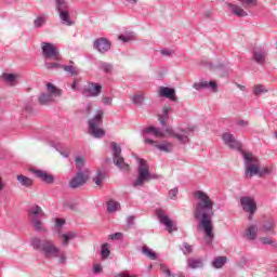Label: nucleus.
Masks as SVG:
<instances>
[{"mask_svg": "<svg viewBox=\"0 0 277 277\" xmlns=\"http://www.w3.org/2000/svg\"><path fill=\"white\" fill-rule=\"evenodd\" d=\"M195 198L198 199V202L194 209V217L198 222V227L203 230L206 238L211 241L214 237L212 220L213 215H215V212L213 211L215 202H213L211 197L202 190H197L195 193Z\"/></svg>", "mask_w": 277, "mask_h": 277, "instance_id": "obj_1", "label": "nucleus"}, {"mask_svg": "<svg viewBox=\"0 0 277 277\" xmlns=\"http://www.w3.org/2000/svg\"><path fill=\"white\" fill-rule=\"evenodd\" d=\"M30 246H32L34 250L42 252L45 259H58V263L62 265L66 263V253L55 246V242L51 239L34 237L30 240Z\"/></svg>", "mask_w": 277, "mask_h": 277, "instance_id": "obj_2", "label": "nucleus"}, {"mask_svg": "<svg viewBox=\"0 0 277 277\" xmlns=\"http://www.w3.org/2000/svg\"><path fill=\"white\" fill-rule=\"evenodd\" d=\"M153 179H159L157 174H150V167L144 158H138L137 177L132 182L133 187H144V183Z\"/></svg>", "mask_w": 277, "mask_h": 277, "instance_id": "obj_3", "label": "nucleus"}, {"mask_svg": "<svg viewBox=\"0 0 277 277\" xmlns=\"http://www.w3.org/2000/svg\"><path fill=\"white\" fill-rule=\"evenodd\" d=\"M243 158L245 176L246 179H252L259 173L261 168V159L254 156L252 153L241 151Z\"/></svg>", "mask_w": 277, "mask_h": 277, "instance_id": "obj_4", "label": "nucleus"}, {"mask_svg": "<svg viewBox=\"0 0 277 277\" xmlns=\"http://www.w3.org/2000/svg\"><path fill=\"white\" fill-rule=\"evenodd\" d=\"M103 116H105V111L103 109H98L95 115L88 120L89 134L96 140H101V137H105V130H103Z\"/></svg>", "mask_w": 277, "mask_h": 277, "instance_id": "obj_5", "label": "nucleus"}, {"mask_svg": "<svg viewBox=\"0 0 277 277\" xmlns=\"http://www.w3.org/2000/svg\"><path fill=\"white\" fill-rule=\"evenodd\" d=\"M70 6H68V2L66 0H55V10L58 14L60 21L66 27H72L75 25V21L70 18Z\"/></svg>", "mask_w": 277, "mask_h": 277, "instance_id": "obj_6", "label": "nucleus"}, {"mask_svg": "<svg viewBox=\"0 0 277 277\" xmlns=\"http://www.w3.org/2000/svg\"><path fill=\"white\" fill-rule=\"evenodd\" d=\"M110 148L113 151V161L119 170L123 172H129L130 168L127 162H124V158L122 157V148L116 142L110 143Z\"/></svg>", "mask_w": 277, "mask_h": 277, "instance_id": "obj_7", "label": "nucleus"}, {"mask_svg": "<svg viewBox=\"0 0 277 277\" xmlns=\"http://www.w3.org/2000/svg\"><path fill=\"white\" fill-rule=\"evenodd\" d=\"M29 215H31L34 229L37 232L42 230L43 233H47V229L42 227V221H40V217L41 219L47 217V214H44V211L42 210V208H40L39 206H34L29 210Z\"/></svg>", "mask_w": 277, "mask_h": 277, "instance_id": "obj_8", "label": "nucleus"}, {"mask_svg": "<svg viewBox=\"0 0 277 277\" xmlns=\"http://www.w3.org/2000/svg\"><path fill=\"white\" fill-rule=\"evenodd\" d=\"M41 50L45 60H54L55 62H60V60H62L60 56V50H57L53 43L42 42Z\"/></svg>", "mask_w": 277, "mask_h": 277, "instance_id": "obj_9", "label": "nucleus"}, {"mask_svg": "<svg viewBox=\"0 0 277 277\" xmlns=\"http://www.w3.org/2000/svg\"><path fill=\"white\" fill-rule=\"evenodd\" d=\"M192 132H194V128L177 131H174L172 129H166V133H168L171 137L177 140L180 144H189V133Z\"/></svg>", "mask_w": 277, "mask_h": 277, "instance_id": "obj_10", "label": "nucleus"}, {"mask_svg": "<svg viewBox=\"0 0 277 277\" xmlns=\"http://www.w3.org/2000/svg\"><path fill=\"white\" fill-rule=\"evenodd\" d=\"M90 179V171H78L76 175L70 180L69 187L71 189H77L78 187H81L88 183V180Z\"/></svg>", "mask_w": 277, "mask_h": 277, "instance_id": "obj_11", "label": "nucleus"}, {"mask_svg": "<svg viewBox=\"0 0 277 277\" xmlns=\"http://www.w3.org/2000/svg\"><path fill=\"white\" fill-rule=\"evenodd\" d=\"M101 92H103V85L96 82H90L82 89V94L87 98H94L96 96H101Z\"/></svg>", "mask_w": 277, "mask_h": 277, "instance_id": "obj_12", "label": "nucleus"}, {"mask_svg": "<svg viewBox=\"0 0 277 277\" xmlns=\"http://www.w3.org/2000/svg\"><path fill=\"white\" fill-rule=\"evenodd\" d=\"M156 215L160 224H163V226H166L168 233H174V230H179V228H176V224H174V222L170 220V216L163 213V210L161 209L156 210Z\"/></svg>", "mask_w": 277, "mask_h": 277, "instance_id": "obj_13", "label": "nucleus"}, {"mask_svg": "<svg viewBox=\"0 0 277 277\" xmlns=\"http://www.w3.org/2000/svg\"><path fill=\"white\" fill-rule=\"evenodd\" d=\"M222 140L225 146L229 147L230 150H241V142L237 141L235 134L230 132H224L222 134Z\"/></svg>", "mask_w": 277, "mask_h": 277, "instance_id": "obj_14", "label": "nucleus"}, {"mask_svg": "<svg viewBox=\"0 0 277 277\" xmlns=\"http://www.w3.org/2000/svg\"><path fill=\"white\" fill-rule=\"evenodd\" d=\"M93 49L98 53H107L111 49V41L105 37L97 38L93 42Z\"/></svg>", "mask_w": 277, "mask_h": 277, "instance_id": "obj_15", "label": "nucleus"}, {"mask_svg": "<svg viewBox=\"0 0 277 277\" xmlns=\"http://www.w3.org/2000/svg\"><path fill=\"white\" fill-rule=\"evenodd\" d=\"M30 172L36 176V179L42 181V183H47L48 185H53V183H55V176L49 174L47 171L31 169Z\"/></svg>", "mask_w": 277, "mask_h": 277, "instance_id": "obj_16", "label": "nucleus"}, {"mask_svg": "<svg viewBox=\"0 0 277 277\" xmlns=\"http://www.w3.org/2000/svg\"><path fill=\"white\" fill-rule=\"evenodd\" d=\"M193 88L198 92H200V90H210L212 92H217V82L200 80L198 82H195Z\"/></svg>", "mask_w": 277, "mask_h": 277, "instance_id": "obj_17", "label": "nucleus"}, {"mask_svg": "<svg viewBox=\"0 0 277 277\" xmlns=\"http://www.w3.org/2000/svg\"><path fill=\"white\" fill-rule=\"evenodd\" d=\"M145 144H150L160 150L161 153H172L174 149V145L170 142H163L161 144H157L153 138L145 137Z\"/></svg>", "mask_w": 277, "mask_h": 277, "instance_id": "obj_18", "label": "nucleus"}, {"mask_svg": "<svg viewBox=\"0 0 277 277\" xmlns=\"http://www.w3.org/2000/svg\"><path fill=\"white\" fill-rule=\"evenodd\" d=\"M240 205L242 207V210L246 211H256V200L254 198L245 196L240 198Z\"/></svg>", "mask_w": 277, "mask_h": 277, "instance_id": "obj_19", "label": "nucleus"}, {"mask_svg": "<svg viewBox=\"0 0 277 277\" xmlns=\"http://www.w3.org/2000/svg\"><path fill=\"white\" fill-rule=\"evenodd\" d=\"M252 57L255 64H260V66H265V62L267 60V51L263 49H256L253 51Z\"/></svg>", "mask_w": 277, "mask_h": 277, "instance_id": "obj_20", "label": "nucleus"}, {"mask_svg": "<svg viewBox=\"0 0 277 277\" xmlns=\"http://www.w3.org/2000/svg\"><path fill=\"white\" fill-rule=\"evenodd\" d=\"M159 96L169 98V101L176 102V91L169 87H160L158 91Z\"/></svg>", "mask_w": 277, "mask_h": 277, "instance_id": "obj_21", "label": "nucleus"}, {"mask_svg": "<svg viewBox=\"0 0 277 277\" xmlns=\"http://www.w3.org/2000/svg\"><path fill=\"white\" fill-rule=\"evenodd\" d=\"M187 267L189 269H202L205 267V260L202 258H189L187 260Z\"/></svg>", "mask_w": 277, "mask_h": 277, "instance_id": "obj_22", "label": "nucleus"}, {"mask_svg": "<svg viewBox=\"0 0 277 277\" xmlns=\"http://www.w3.org/2000/svg\"><path fill=\"white\" fill-rule=\"evenodd\" d=\"M60 237L63 238L61 241L62 246H68L72 239H77V237H79V234H77V232H67L66 234L60 233Z\"/></svg>", "mask_w": 277, "mask_h": 277, "instance_id": "obj_23", "label": "nucleus"}, {"mask_svg": "<svg viewBox=\"0 0 277 277\" xmlns=\"http://www.w3.org/2000/svg\"><path fill=\"white\" fill-rule=\"evenodd\" d=\"M227 8H229V10L235 14V16H238L239 18H243V17L248 16V12H246L239 5L228 3Z\"/></svg>", "mask_w": 277, "mask_h": 277, "instance_id": "obj_24", "label": "nucleus"}, {"mask_svg": "<svg viewBox=\"0 0 277 277\" xmlns=\"http://www.w3.org/2000/svg\"><path fill=\"white\" fill-rule=\"evenodd\" d=\"M275 227L276 222L274 221V219H268L261 224L260 230H262V233H272V230H274Z\"/></svg>", "mask_w": 277, "mask_h": 277, "instance_id": "obj_25", "label": "nucleus"}, {"mask_svg": "<svg viewBox=\"0 0 277 277\" xmlns=\"http://www.w3.org/2000/svg\"><path fill=\"white\" fill-rule=\"evenodd\" d=\"M200 65L203 66V68H209L210 70H224V68H226L224 64L213 65L207 58L201 60Z\"/></svg>", "mask_w": 277, "mask_h": 277, "instance_id": "obj_26", "label": "nucleus"}, {"mask_svg": "<svg viewBox=\"0 0 277 277\" xmlns=\"http://www.w3.org/2000/svg\"><path fill=\"white\" fill-rule=\"evenodd\" d=\"M143 135H153L154 137H163V132L156 127H148L143 130Z\"/></svg>", "mask_w": 277, "mask_h": 277, "instance_id": "obj_27", "label": "nucleus"}, {"mask_svg": "<svg viewBox=\"0 0 277 277\" xmlns=\"http://www.w3.org/2000/svg\"><path fill=\"white\" fill-rule=\"evenodd\" d=\"M256 233H259V226L250 225L245 233V237H247L249 241H254V239H256Z\"/></svg>", "mask_w": 277, "mask_h": 277, "instance_id": "obj_28", "label": "nucleus"}, {"mask_svg": "<svg viewBox=\"0 0 277 277\" xmlns=\"http://www.w3.org/2000/svg\"><path fill=\"white\" fill-rule=\"evenodd\" d=\"M2 79L5 81V83H8L9 85H11L12 88H14V85L18 84V75H14V74H3L2 75Z\"/></svg>", "mask_w": 277, "mask_h": 277, "instance_id": "obj_29", "label": "nucleus"}, {"mask_svg": "<svg viewBox=\"0 0 277 277\" xmlns=\"http://www.w3.org/2000/svg\"><path fill=\"white\" fill-rule=\"evenodd\" d=\"M47 91L52 97L56 98V96H62V89L55 87V84L48 82L47 83Z\"/></svg>", "mask_w": 277, "mask_h": 277, "instance_id": "obj_30", "label": "nucleus"}, {"mask_svg": "<svg viewBox=\"0 0 277 277\" xmlns=\"http://www.w3.org/2000/svg\"><path fill=\"white\" fill-rule=\"evenodd\" d=\"M226 261H228L226 256H216L212 261V267H214V269H222V267L226 265Z\"/></svg>", "mask_w": 277, "mask_h": 277, "instance_id": "obj_31", "label": "nucleus"}, {"mask_svg": "<svg viewBox=\"0 0 277 277\" xmlns=\"http://www.w3.org/2000/svg\"><path fill=\"white\" fill-rule=\"evenodd\" d=\"M40 105H50L55 101V97H52L49 93H41L38 97Z\"/></svg>", "mask_w": 277, "mask_h": 277, "instance_id": "obj_32", "label": "nucleus"}, {"mask_svg": "<svg viewBox=\"0 0 277 277\" xmlns=\"http://www.w3.org/2000/svg\"><path fill=\"white\" fill-rule=\"evenodd\" d=\"M106 205L108 213H116V211H120V209H122L120 202L116 200H109Z\"/></svg>", "mask_w": 277, "mask_h": 277, "instance_id": "obj_33", "label": "nucleus"}, {"mask_svg": "<svg viewBox=\"0 0 277 277\" xmlns=\"http://www.w3.org/2000/svg\"><path fill=\"white\" fill-rule=\"evenodd\" d=\"M98 69L103 72H106V75H111V72L114 71V65L107 62H100Z\"/></svg>", "mask_w": 277, "mask_h": 277, "instance_id": "obj_34", "label": "nucleus"}, {"mask_svg": "<svg viewBox=\"0 0 277 277\" xmlns=\"http://www.w3.org/2000/svg\"><path fill=\"white\" fill-rule=\"evenodd\" d=\"M106 173L104 171L98 170L95 174V176L93 177V182L95 183V185H97L98 187H101L103 185V182L106 179Z\"/></svg>", "mask_w": 277, "mask_h": 277, "instance_id": "obj_35", "label": "nucleus"}, {"mask_svg": "<svg viewBox=\"0 0 277 277\" xmlns=\"http://www.w3.org/2000/svg\"><path fill=\"white\" fill-rule=\"evenodd\" d=\"M17 181L22 187H31L34 185V180L25 175H17Z\"/></svg>", "mask_w": 277, "mask_h": 277, "instance_id": "obj_36", "label": "nucleus"}, {"mask_svg": "<svg viewBox=\"0 0 277 277\" xmlns=\"http://www.w3.org/2000/svg\"><path fill=\"white\" fill-rule=\"evenodd\" d=\"M61 68H63L65 72L71 75V77L75 75H79V69L72 65H62Z\"/></svg>", "mask_w": 277, "mask_h": 277, "instance_id": "obj_37", "label": "nucleus"}, {"mask_svg": "<svg viewBox=\"0 0 277 277\" xmlns=\"http://www.w3.org/2000/svg\"><path fill=\"white\" fill-rule=\"evenodd\" d=\"M131 101L134 105H144V93H135Z\"/></svg>", "mask_w": 277, "mask_h": 277, "instance_id": "obj_38", "label": "nucleus"}, {"mask_svg": "<svg viewBox=\"0 0 277 277\" xmlns=\"http://www.w3.org/2000/svg\"><path fill=\"white\" fill-rule=\"evenodd\" d=\"M143 254L151 261H157V253L153 249H148V247H143Z\"/></svg>", "mask_w": 277, "mask_h": 277, "instance_id": "obj_39", "label": "nucleus"}, {"mask_svg": "<svg viewBox=\"0 0 277 277\" xmlns=\"http://www.w3.org/2000/svg\"><path fill=\"white\" fill-rule=\"evenodd\" d=\"M75 164L78 169V172H83V166H85V159L81 156L75 158Z\"/></svg>", "mask_w": 277, "mask_h": 277, "instance_id": "obj_40", "label": "nucleus"}, {"mask_svg": "<svg viewBox=\"0 0 277 277\" xmlns=\"http://www.w3.org/2000/svg\"><path fill=\"white\" fill-rule=\"evenodd\" d=\"M267 174H272V169H269L268 167H259L258 169V173L255 174V176H260V179H262V176H267Z\"/></svg>", "mask_w": 277, "mask_h": 277, "instance_id": "obj_41", "label": "nucleus"}, {"mask_svg": "<svg viewBox=\"0 0 277 277\" xmlns=\"http://www.w3.org/2000/svg\"><path fill=\"white\" fill-rule=\"evenodd\" d=\"M253 94L255 96H260V94H267V89L265 88V85L256 84L253 89Z\"/></svg>", "mask_w": 277, "mask_h": 277, "instance_id": "obj_42", "label": "nucleus"}, {"mask_svg": "<svg viewBox=\"0 0 277 277\" xmlns=\"http://www.w3.org/2000/svg\"><path fill=\"white\" fill-rule=\"evenodd\" d=\"M47 24V16H39L34 21V27L40 29L43 25Z\"/></svg>", "mask_w": 277, "mask_h": 277, "instance_id": "obj_43", "label": "nucleus"}, {"mask_svg": "<svg viewBox=\"0 0 277 277\" xmlns=\"http://www.w3.org/2000/svg\"><path fill=\"white\" fill-rule=\"evenodd\" d=\"M261 243H263V246H272L273 248H277V243L275 240H273L272 238L268 237H262L260 238Z\"/></svg>", "mask_w": 277, "mask_h": 277, "instance_id": "obj_44", "label": "nucleus"}, {"mask_svg": "<svg viewBox=\"0 0 277 277\" xmlns=\"http://www.w3.org/2000/svg\"><path fill=\"white\" fill-rule=\"evenodd\" d=\"M44 66H45L47 70H57V68H62V64H60V63L45 62Z\"/></svg>", "mask_w": 277, "mask_h": 277, "instance_id": "obj_45", "label": "nucleus"}, {"mask_svg": "<svg viewBox=\"0 0 277 277\" xmlns=\"http://www.w3.org/2000/svg\"><path fill=\"white\" fill-rule=\"evenodd\" d=\"M181 250L183 254H192V252H194V248L187 242H183Z\"/></svg>", "mask_w": 277, "mask_h": 277, "instance_id": "obj_46", "label": "nucleus"}, {"mask_svg": "<svg viewBox=\"0 0 277 277\" xmlns=\"http://www.w3.org/2000/svg\"><path fill=\"white\" fill-rule=\"evenodd\" d=\"M109 254H111L109 251V243H104L102 246V259H108Z\"/></svg>", "mask_w": 277, "mask_h": 277, "instance_id": "obj_47", "label": "nucleus"}, {"mask_svg": "<svg viewBox=\"0 0 277 277\" xmlns=\"http://www.w3.org/2000/svg\"><path fill=\"white\" fill-rule=\"evenodd\" d=\"M133 36H135V34L133 32H129L127 35H120L119 40H121L122 42H131V40H133Z\"/></svg>", "mask_w": 277, "mask_h": 277, "instance_id": "obj_48", "label": "nucleus"}, {"mask_svg": "<svg viewBox=\"0 0 277 277\" xmlns=\"http://www.w3.org/2000/svg\"><path fill=\"white\" fill-rule=\"evenodd\" d=\"M160 269L161 272L168 276V277H174L176 276L175 274H172V272L170 271V268L168 266H166L164 264H160Z\"/></svg>", "mask_w": 277, "mask_h": 277, "instance_id": "obj_49", "label": "nucleus"}, {"mask_svg": "<svg viewBox=\"0 0 277 277\" xmlns=\"http://www.w3.org/2000/svg\"><path fill=\"white\" fill-rule=\"evenodd\" d=\"M170 111H172V108L167 107L163 109L162 115L159 116L160 119L170 120Z\"/></svg>", "mask_w": 277, "mask_h": 277, "instance_id": "obj_50", "label": "nucleus"}, {"mask_svg": "<svg viewBox=\"0 0 277 277\" xmlns=\"http://www.w3.org/2000/svg\"><path fill=\"white\" fill-rule=\"evenodd\" d=\"M176 196H179V188H172L171 190H169V198L170 200H176Z\"/></svg>", "mask_w": 277, "mask_h": 277, "instance_id": "obj_51", "label": "nucleus"}, {"mask_svg": "<svg viewBox=\"0 0 277 277\" xmlns=\"http://www.w3.org/2000/svg\"><path fill=\"white\" fill-rule=\"evenodd\" d=\"M102 103H103V105H109V106H111L113 105V98L111 97H109V96H102Z\"/></svg>", "mask_w": 277, "mask_h": 277, "instance_id": "obj_52", "label": "nucleus"}, {"mask_svg": "<svg viewBox=\"0 0 277 277\" xmlns=\"http://www.w3.org/2000/svg\"><path fill=\"white\" fill-rule=\"evenodd\" d=\"M66 224V221L63 219H56V223H55V227L60 230V228H62V226Z\"/></svg>", "mask_w": 277, "mask_h": 277, "instance_id": "obj_53", "label": "nucleus"}, {"mask_svg": "<svg viewBox=\"0 0 277 277\" xmlns=\"http://www.w3.org/2000/svg\"><path fill=\"white\" fill-rule=\"evenodd\" d=\"M93 273L94 274H102L103 273V266L101 264H95L93 267Z\"/></svg>", "mask_w": 277, "mask_h": 277, "instance_id": "obj_54", "label": "nucleus"}, {"mask_svg": "<svg viewBox=\"0 0 277 277\" xmlns=\"http://www.w3.org/2000/svg\"><path fill=\"white\" fill-rule=\"evenodd\" d=\"M110 239H113L114 241H116L118 239H122V233L117 232V233L110 235Z\"/></svg>", "mask_w": 277, "mask_h": 277, "instance_id": "obj_55", "label": "nucleus"}, {"mask_svg": "<svg viewBox=\"0 0 277 277\" xmlns=\"http://www.w3.org/2000/svg\"><path fill=\"white\" fill-rule=\"evenodd\" d=\"M237 124H238V127H242L243 129H246V127H248L250 124V122L248 120L241 119V120L237 121Z\"/></svg>", "mask_w": 277, "mask_h": 277, "instance_id": "obj_56", "label": "nucleus"}, {"mask_svg": "<svg viewBox=\"0 0 277 277\" xmlns=\"http://www.w3.org/2000/svg\"><path fill=\"white\" fill-rule=\"evenodd\" d=\"M242 5H252L253 3H256V0H238Z\"/></svg>", "mask_w": 277, "mask_h": 277, "instance_id": "obj_57", "label": "nucleus"}, {"mask_svg": "<svg viewBox=\"0 0 277 277\" xmlns=\"http://www.w3.org/2000/svg\"><path fill=\"white\" fill-rule=\"evenodd\" d=\"M247 213H249V216H248L249 222H252L254 220V213H256V210H251V211H248Z\"/></svg>", "mask_w": 277, "mask_h": 277, "instance_id": "obj_58", "label": "nucleus"}, {"mask_svg": "<svg viewBox=\"0 0 277 277\" xmlns=\"http://www.w3.org/2000/svg\"><path fill=\"white\" fill-rule=\"evenodd\" d=\"M160 53H161V55H164L166 57H170V55H172L171 50H161Z\"/></svg>", "mask_w": 277, "mask_h": 277, "instance_id": "obj_59", "label": "nucleus"}, {"mask_svg": "<svg viewBox=\"0 0 277 277\" xmlns=\"http://www.w3.org/2000/svg\"><path fill=\"white\" fill-rule=\"evenodd\" d=\"M127 222H128V226H133V222H135V216H129Z\"/></svg>", "mask_w": 277, "mask_h": 277, "instance_id": "obj_60", "label": "nucleus"}, {"mask_svg": "<svg viewBox=\"0 0 277 277\" xmlns=\"http://www.w3.org/2000/svg\"><path fill=\"white\" fill-rule=\"evenodd\" d=\"M5 189V182H3V180L0 177V196L1 193Z\"/></svg>", "mask_w": 277, "mask_h": 277, "instance_id": "obj_61", "label": "nucleus"}, {"mask_svg": "<svg viewBox=\"0 0 277 277\" xmlns=\"http://www.w3.org/2000/svg\"><path fill=\"white\" fill-rule=\"evenodd\" d=\"M167 119H161L159 118V122L162 127H164L166 129H171V128H168V123H166Z\"/></svg>", "mask_w": 277, "mask_h": 277, "instance_id": "obj_62", "label": "nucleus"}, {"mask_svg": "<svg viewBox=\"0 0 277 277\" xmlns=\"http://www.w3.org/2000/svg\"><path fill=\"white\" fill-rule=\"evenodd\" d=\"M117 277H137L136 275H129V274H126V273H120L117 275Z\"/></svg>", "mask_w": 277, "mask_h": 277, "instance_id": "obj_63", "label": "nucleus"}, {"mask_svg": "<svg viewBox=\"0 0 277 277\" xmlns=\"http://www.w3.org/2000/svg\"><path fill=\"white\" fill-rule=\"evenodd\" d=\"M211 15H212L211 11H206L203 13L205 18H211Z\"/></svg>", "mask_w": 277, "mask_h": 277, "instance_id": "obj_64", "label": "nucleus"}]
</instances>
